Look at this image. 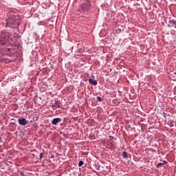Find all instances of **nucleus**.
<instances>
[{"label": "nucleus", "instance_id": "nucleus-11", "mask_svg": "<svg viewBox=\"0 0 176 176\" xmlns=\"http://www.w3.org/2000/svg\"><path fill=\"white\" fill-rule=\"evenodd\" d=\"M94 167H95L96 170H100V165L98 164V163H95L94 164Z\"/></svg>", "mask_w": 176, "mask_h": 176}, {"label": "nucleus", "instance_id": "nucleus-7", "mask_svg": "<svg viewBox=\"0 0 176 176\" xmlns=\"http://www.w3.org/2000/svg\"><path fill=\"white\" fill-rule=\"evenodd\" d=\"M18 122L19 124H21V126H25V124L28 123V121H27L25 118H21L18 120Z\"/></svg>", "mask_w": 176, "mask_h": 176}, {"label": "nucleus", "instance_id": "nucleus-17", "mask_svg": "<svg viewBox=\"0 0 176 176\" xmlns=\"http://www.w3.org/2000/svg\"><path fill=\"white\" fill-rule=\"evenodd\" d=\"M51 157H52V159H54V155H52Z\"/></svg>", "mask_w": 176, "mask_h": 176}, {"label": "nucleus", "instance_id": "nucleus-15", "mask_svg": "<svg viewBox=\"0 0 176 176\" xmlns=\"http://www.w3.org/2000/svg\"><path fill=\"white\" fill-rule=\"evenodd\" d=\"M45 156V154L43 153H40V160Z\"/></svg>", "mask_w": 176, "mask_h": 176}, {"label": "nucleus", "instance_id": "nucleus-5", "mask_svg": "<svg viewBox=\"0 0 176 176\" xmlns=\"http://www.w3.org/2000/svg\"><path fill=\"white\" fill-rule=\"evenodd\" d=\"M168 28H171L173 27H176V21L171 19V18H169V20H168V24L167 25Z\"/></svg>", "mask_w": 176, "mask_h": 176}, {"label": "nucleus", "instance_id": "nucleus-14", "mask_svg": "<svg viewBox=\"0 0 176 176\" xmlns=\"http://www.w3.org/2000/svg\"><path fill=\"white\" fill-rule=\"evenodd\" d=\"M96 99H97V101H98V102H101V101H102V98L100 96H97Z\"/></svg>", "mask_w": 176, "mask_h": 176}, {"label": "nucleus", "instance_id": "nucleus-13", "mask_svg": "<svg viewBox=\"0 0 176 176\" xmlns=\"http://www.w3.org/2000/svg\"><path fill=\"white\" fill-rule=\"evenodd\" d=\"M83 164H85V162H83V161H80L78 162V167H82V166H83Z\"/></svg>", "mask_w": 176, "mask_h": 176}, {"label": "nucleus", "instance_id": "nucleus-10", "mask_svg": "<svg viewBox=\"0 0 176 176\" xmlns=\"http://www.w3.org/2000/svg\"><path fill=\"white\" fill-rule=\"evenodd\" d=\"M122 157H123V159H127V157H129V153H127L126 151H124L122 153Z\"/></svg>", "mask_w": 176, "mask_h": 176}, {"label": "nucleus", "instance_id": "nucleus-1", "mask_svg": "<svg viewBox=\"0 0 176 176\" xmlns=\"http://www.w3.org/2000/svg\"><path fill=\"white\" fill-rule=\"evenodd\" d=\"M16 38H12V34L6 30H3L0 35V48L2 46H14Z\"/></svg>", "mask_w": 176, "mask_h": 176}, {"label": "nucleus", "instance_id": "nucleus-4", "mask_svg": "<svg viewBox=\"0 0 176 176\" xmlns=\"http://www.w3.org/2000/svg\"><path fill=\"white\" fill-rule=\"evenodd\" d=\"M0 50H1V52H5L6 54H7L8 56H10V57L14 56L15 51H14V49L13 48H9V47L5 48V47H1Z\"/></svg>", "mask_w": 176, "mask_h": 176}, {"label": "nucleus", "instance_id": "nucleus-20", "mask_svg": "<svg viewBox=\"0 0 176 176\" xmlns=\"http://www.w3.org/2000/svg\"><path fill=\"white\" fill-rule=\"evenodd\" d=\"M164 164H166V163H167L166 161H164Z\"/></svg>", "mask_w": 176, "mask_h": 176}, {"label": "nucleus", "instance_id": "nucleus-6", "mask_svg": "<svg viewBox=\"0 0 176 176\" xmlns=\"http://www.w3.org/2000/svg\"><path fill=\"white\" fill-rule=\"evenodd\" d=\"M61 120H62L60 118H55L52 120L51 123H52V124H54V126H57V124H58V123H61Z\"/></svg>", "mask_w": 176, "mask_h": 176}, {"label": "nucleus", "instance_id": "nucleus-18", "mask_svg": "<svg viewBox=\"0 0 176 176\" xmlns=\"http://www.w3.org/2000/svg\"><path fill=\"white\" fill-rule=\"evenodd\" d=\"M21 175H23V176H25V175H24V173H21Z\"/></svg>", "mask_w": 176, "mask_h": 176}, {"label": "nucleus", "instance_id": "nucleus-3", "mask_svg": "<svg viewBox=\"0 0 176 176\" xmlns=\"http://www.w3.org/2000/svg\"><path fill=\"white\" fill-rule=\"evenodd\" d=\"M91 10V3L89 0H85L78 6V11L81 13H87Z\"/></svg>", "mask_w": 176, "mask_h": 176}, {"label": "nucleus", "instance_id": "nucleus-2", "mask_svg": "<svg viewBox=\"0 0 176 176\" xmlns=\"http://www.w3.org/2000/svg\"><path fill=\"white\" fill-rule=\"evenodd\" d=\"M21 23V21L19 16H16L13 15V14H8V18L6 19V27H9L10 28H17Z\"/></svg>", "mask_w": 176, "mask_h": 176}, {"label": "nucleus", "instance_id": "nucleus-8", "mask_svg": "<svg viewBox=\"0 0 176 176\" xmlns=\"http://www.w3.org/2000/svg\"><path fill=\"white\" fill-rule=\"evenodd\" d=\"M53 107H57L60 108L61 107V103H60V101L58 100H55V102L54 104H52Z\"/></svg>", "mask_w": 176, "mask_h": 176}, {"label": "nucleus", "instance_id": "nucleus-9", "mask_svg": "<svg viewBox=\"0 0 176 176\" xmlns=\"http://www.w3.org/2000/svg\"><path fill=\"white\" fill-rule=\"evenodd\" d=\"M89 82L91 85H93V86H97V80L93 78H89Z\"/></svg>", "mask_w": 176, "mask_h": 176}, {"label": "nucleus", "instance_id": "nucleus-16", "mask_svg": "<svg viewBox=\"0 0 176 176\" xmlns=\"http://www.w3.org/2000/svg\"><path fill=\"white\" fill-rule=\"evenodd\" d=\"M1 61V63H5L6 60L5 59H2Z\"/></svg>", "mask_w": 176, "mask_h": 176}, {"label": "nucleus", "instance_id": "nucleus-12", "mask_svg": "<svg viewBox=\"0 0 176 176\" xmlns=\"http://www.w3.org/2000/svg\"><path fill=\"white\" fill-rule=\"evenodd\" d=\"M162 166H164V163L160 162L156 165V167L157 168H160V167H162Z\"/></svg>", "mask_w": 176, "mask_h": 176}, {"label": "nucleus", "instance_id": "nucleus-19", "mask_svg": "<svg viewBox=\"0 0 176 176\" xmlns=\"http://www.w3.org/2000/svg\"><path fill=\"white\" fill-rule=\"evenodd\" d=\"M110 138H113V136H109Z\"/></svg>", "mask_w": 176, "mask_h": 176}]
</instances>
